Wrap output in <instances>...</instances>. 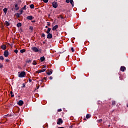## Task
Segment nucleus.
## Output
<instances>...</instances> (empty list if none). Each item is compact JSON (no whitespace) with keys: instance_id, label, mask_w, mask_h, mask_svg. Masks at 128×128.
<instances>
[{"instance_id":"nucleus-8","label":"nucleus","mask_w":128,"mask_h":128,"mask_svg":"<svg viewBox=\"0 0 128 128\" xmlns=\"http://www.w3.org/2000/svg\"><path fill=\"white\" fill-rule=\"evenodd\" d=\"M26 20H32V16H28L26 17Z\"/></svg>"},{"instance_id":"nucleus-34","label":"nucleus","mask_w":128,"mask_h":128,"mask_svg":"<svg viewBox=\"0 0 128 128\" xmlns=\"http://www.w3.org/2000/svg\"><path fill=\"white\" fill-rule=\"evenodd\" d=\"M102 122V119H100L99 120H98V122Z\"/></svg>"},{"instance_id":"nucleus-46","label":"nucleus","mask_w":128,"mask_h":128,"mask_svg":"<svg viewBox=\"0 0 128 128\" xmlns=\"http://www.w3.org/2000/svg\"><path fill=\"white\" fill-rule=\"evenodd\" d=\"M44 80H46V78H44Z\"/></svg>"},{"instance_id":"nucleus-20","label":"nucleus","mask_w":128,"mask_h":128,"mask_svg":"<svg viewBox=\"0 0 128 128\" xmlns=\"http://www.w3.org/2000/svg\"><path fill=\"white\" fill-rule=\"evenodd\" d=\"M30 8H34V4H30Z\"/></svg>"},{"instance_id":"nucleus-39","label":"nucleus","mask_w":128,"mask_h":128,"mask_svg":"<svg viewBox=\"0 0 128 128\" xmlns=\"http://www.w3.org/2000/svg\"><path fill=\"white\" fill-rule=\"evenodd\" d=\"M0 68H2V64H0Z\"/></svg>"},{"instance_id":"nucleus-38","label":"nucleus","mask_w":128,"mask_h":128,"mask_svg":"<svg viewBox=\"0 0 128 128\" xmlns=\"http://www.w3.org/2000/svg\"><path fill=\"white\" fill-rule=\"evenodd\" d=\"M6 62H10V60H8V59H6Z\"/></svg>"},{"instance_id":"nucleus-12","label":"nucleus","mask_w":128,"mask_h":128,"mask_svg":"<svg viewBox=\"0 0 128 128\" xmlns=\"http://www.w3.org/2000/svg\"><path fill=\"white\" fill-rule=\"evenodd\" d=\"M44 60H46V58L44 56L40 58V60L42 62H44Z\"/></svg>"},{"instance_id":"nucleus-45","label":"nucleus","mask_w":128,"mask_h":128,"mask_svg":"<svg viewBox=\"0 0 128 128\" xmlns=\"http://www.w3.org/2000/svg\"><path fill=\"white\" fill-rule=\"evenodd\" d=\"M48 26H50V22H48Z\"/></svg>"},{"instance_id":"nucleus-6","label":"nucleus","mask_w":128,"mask_h":128,"mask_svg":"<svg viewBox=\"0 0 128 128\" xmlns=\"http://www.w3.org/2000/svg\"><path fill=\"white\" fill-rule=\"evenodd\" d=\"M4 56L6 58H8V52L6 50L4 51Z\"/></svg>"},{"instance_id":"nucleus-26","label":"nucleus","mask_w":128,"mask_h":128,"mask_svg":"<svg viewBox=\"0 0 128 128\" xmlns=\"http://www.w3.org/2000/svg\"><path fill=\"white\" fill-rule=\"evenodd\" d=\"M5 24H6V26H10V23L6 21Z\"/></svg>"},{"instance_id":"nucleus-31","label":"nucleus","mask_w":128,"mask_h":128,"mask_svg":"<svg viewBox=\"0 0 128 128\" xmlns=\"http://www.w3.org/2000/svg\"><path fill=\"white\" fill-rule=\"evenodd\" d=\"M43 2L46 4L47 2H48V0H43Z\"/></svg>"},{"instance_id":"nucleus-30","label":"nucleus","mask_w":128,"mask_h":128,"mask_svg":"<svg viewBox=\"0 0 128 128\" xmlns=\"http://www.w3.org/2000/svg\"><path fill=\"white\" fill-rule=\"evenodd\" d=\"M32 64H34V66H36V61H34L32 62Z\"/></svg>"},{"instance_id":"nucleus-9","label":"nucleus","mask_w":128,"mask_h":128,"mask_svg":"<svg viewBox=\"0 0 128 128\" xmlns=\"http://www.w3.org/2000/svg\"><path fill=\"white\" fill-rule=\"evenodd\" d=\"M120 70H121V72H124L126 70V67L121 66V68H120Z\"/></svg>"},{"instance_id":"nucleus-41","label":"nucleus","mask_w":128,"mask_h":128,"mask_svg":"<svg viewBox=\"0 0 128 128\" xmlns=\"http://www.w3.org/2000/svg\"><path fill=\"white\" fill-rule=\"evenodd\" d=\"M22 12H23L22 10H21L20 14H22Z\"/></svg>"},{"instance_id":"nucleus-27","label":"nucleus","mask_w":128,"mask_h":128,"mask_svg":"<svg viewBox=\"0 0 128 128\" xmlns=\"http://www.w3.org/2000/svg\"><path fill=\"white\" fill-rule=\"evenodd\" d=\"M22 10H26V5H25L24 8H22Z\"/></svg>"},{"instance_id":"nucleus-1","label":"nucleus","mask_w":128,"mask_h":128,"mask_svg":"<svg viewBox=\"0 0 128 128\" xmlns=\"http://www.w3.org/2000/svg\"><path fill=\"white\" fill-rule=\"evenodd\" d=\"M26 72L23 71L20 72H18V78H26Z\"/></svg>"},{"instance_id":"nucleus-3","label":"nucleus","mask_w":128,"mask_h":128,"mask_svg":"<svg viewBox=\"0 0 128 128\" xmlns=\"http://www.w3.org/2000/svg\"><path fill=\"white\" fill-rule=\"evenodd\" d=\"M52 6L54 8H58V2H54L52 3Z\"/></svg>"},{"instance_id":"nucleus-36","label":"nucleus","mask_w":128,"mask_h":128,"mask_svg":"<svg viewBox=\"0 0 128 128\" xmlns=\"http://www.w3.org/2000/svg\"><path fill=\"white\" fill-rule=\"evenodd\" d=\"M42 36H43V38H44V36H46V34H44L42 33Z\"/></svg>"},{"instance_id":"nucleus-32","label":"nucleus","mask_w":128,"mask_h":128,"mask_svg":"<svg viewBox=\"0 0 128 128\" xmlns=\"http://www.w3.org/2000/svg\"><path fill=\"white\" fill-rule=\"evenodd\" d=\"M66 2H67V4H70V0H66Z\"/></svg>"},{"instance_id":"nucleus-40","label":"nucleus","mask_w":128,"mask_h":128,"mask_svg":"<svg viewBox=\"0 0 128 128\" xmlns=\"http://www.w3.org/2000/svg\"><path fill=\"white\" fill-rule=\"evenodd\" d=\"M22 86H23V88H26V85L24 84H23Z\"/></svg>"},{"instance_id":"nucleus-17","label":"nucleus","mask_w":128,"mask_h":128,"mask_svg":"<svg viewBox=\"0 0 128 128\" xmlns=\"http://www.w3.org/2000/svg\"><path fill=\"white\" fill-rule=\"evenodd\" d=\"M4 12L5 13V14H6L7 12H8V8H4L3 10Z\"/></svg>"},{"instance_id":"nucleus-35","label":"nucleus","mask_w":128,"mask_h":128,"mask_svg":"<svg viewBox=\"0 0 128 128\" xmlns=\"http://www.w3.org/2000/svg\"><path fill=\"white\" fill-rule=\"evenodd\" d=\"M71 50H72V52H74V48H71Z\"/></svg>"},{"instance_id":"nucleus-25","label":"nucleus","mask_w":128,"mask_h":128,"mask_svg":"<svg viewBox=\"0 0 128 128\" xmlns=\"http://www.w3.org/2000/svg\"><path fill=\"white\" fill-rule=\"evenodd\" d=\"M10 94H11V98H14V95L12 94V91L10 92Z\"/></svg>"},{"instance_id":"nucleus-44","label":"nucleus","mask_w":128,"mask_h":128,"mask_svg":"<svg viewBox=\"0 0 128 128\" xmlns=\"http://www.w3.org/2000/svg\"><path fill=\"white\" fill-rule=\"evenodd\" d=\"M30 82H32V79H29Z\"/></svg>"},{"instance_id":"nucleus-16","label":"nucleus","mask_w":128,"mask_h":128,"mask_svg":"<svg viewBox=\"0 0 128 128\" xmlns=\"http://www.w3.org/2000/svg\"><path fill=\"white\" fill-rule=\"evenodd\" d=\"M70 2L72 4V6L74 7V0H70Z\"/></svg>"},{"instance_id":"nucleus-10","label":"nucleus","mask_w":128,"mask_h":128,"mask_svg":"<svg viewBox=\"0 0 128 128\" xmlns=\"http://www.w3.org/2000/svg\"><path fill=\"white\" fill-rule=\"evenodd\" d=\"M58 28V25H56L53 27V28H52V30H56V28Z\"/></svg>"},{"instance_id":"nucleus-47","label":"nucleus","mask_w":128,"mask_h":128,"mask_svg":"<svg viewBox=\"0 0 128 128\" xmlns=\"http://www.w3.org/2000/svg\"><path fill=\"white\" fill-rule=\"evenodd\" d=\"M127 108H128V104H127Z\"/></svg>"},{"instance_id":"nucleus-14","label":"nucleus","mask_w":128,"mask_h":128,"mask_svg":"<svg viewBox=\"0 0 128 128\" xmlns=\"http://www.w3.org/2000/svg\"><path fill=\"white\" fill-rule=\"evenodd\" d=\"M52 74V70H49L48 72H47V74L48 76H50V74Z\"/></svg>"},{"instance_id":"nucleus-13","label":"nucleus","mask_w":128,"mask_h":128,"mask_svg":"<svg viewBox=\"0 0 128 128\" xmlns=\"http://www.w3.org/2000/svg\"><path fill=\"white\" fill-rule=\"evenodd\" d=\"M46 69H42V70H38V73L40 72H46Z\"/></svg>"},{"instance_id":"nucleus-11","label":"nucleus","mask_w":128,"mask_h":128,"mask_svg":"<svg viewBox=\"0 0 128 128\" xmlns=\"http://www.w3.org/2000/svg\"><path fill=\"white\" fill-rule=\"evenodd\" d=\"M1 48H2V50H6V45H2L1 46Z\"/></svg>"},{"instance_id":"nucleus-33","label":"nucleus","mask_w":128,"mask_h":128,"mask_svg":"<svg viewBox=\"0 0 128 128\" xmlns=\"http://www.w3.org/2000/svg\"><path fill=\"white\" fill-rule=\"evenodd\" d=\"M14 52H16V54H18V50H15Z\"/></svg>"},{"instance_id":"nucleus-24","label":"nucleus","mask_w":128,"mask_h":128,"mask_svg":"<svg viewBox=\"0 0 128 128\" xmlns=\"http://www.w3.org/2000/svg\"><path fill=\"white\" fill-rule=\"evenodd\" d=\"M50 28H48V30H47V31H46V34H50Z\"/></svg>"},{"instance_id":"nucleus-22","label":"nucleus","mask_w":128,"mask_h":128,"mask_svg":"<svg viewBox=\"0 0 128 128\" xmlns=\"http://www.w3.org/2000/svg\"><path fill=\"white\" fill-rule=\"evenodd\" d=\"M21 26H22V23H18L16 25V26H18V28H20Z\"/></svg>"},{"instance_id":"nucleus-23","label":"nucleus","mask_w":128,"mask_h":128,"mask_svg":"<svg viewBox=\"0 0 128 128\" xmlns=\"http://www.w3.org/2000/svg\"><path fill=\"white\" fill-rule=\"evenodd\" d=\"M29 29L30 30L31 32H32V30H34V27L30 26Z\"/></svg>"},{"instance_id":"nucleus-2","label":"nucleus","mask_w":128,"mask_h":128,"mask_svg":"<svg viewBox=\"0 0 128 128\" xmlns=\"http://www.w3.org/2000/svg\"><path fill=\"white\" fill-rule=\"evenodd\" d=\"M32 50L33 52H42V50H38V48L36 46L32 47Z\"/></svg>"},{"instance_id":"nucleus-19","label":"nucleus","mask_w":128,"mask_h":128,"mask_svg":"<svg viewBox=\"0 0 128 128\" xmlns=\"http://www.w3.org/2000/svg\"><path fill=\"white\" fill-rule=\"evenodd\" d=\"M26 52V50L24 49L20 50V52H21V54H23V52Z\"/></svg>"},{"instance_id":"nucleus-42","label":"nucleus","mask_w":128,"mask_h":128,"mask_svg":"<svg viewBox=\"0 0 128 128\" xmlns=\"http://www.w3.org/2000/svg\"><path fill=\"white\" fill-rule=\"evenodd\" d=\"M52 76H50V80H52Z\"/></svg>"},{"instance_id":"nucleus-5","label":"nucleus","mask_w":128,"mask_h":128,"mask_svg":"<svg viewBox=\"0 0 128 128\" xmlns=\"http://www.w3.org/2000/svg\"><path fill=\"white\" fill-rule=\"evenodd\" d=\"M62 124V118H59L57 122V124Z\"/></svg>"},{"instance_id":"nucleus-18","label":"nucleus","mask_w":128,"mask_h":128,"mask_svg":"<svg viewBox=\"0 0 128 128\" xmlns=\"http://www.w3.org/2000/svg\"><path fill=\"white\" fill-rule=\"evenodd\" d=\"M32 62V60H30V59H27L26 60V62L27 64H30V62Z\"/></svg>"},{"instance_id":"nucleus-4","label":"nucleus","mask_w":128,"mask_h":128,"mask_svg":"<svg viewBox=\"0 0 128 128\" xmlns=\"http://www.w3.org/2000/svg\"><path fill=\"white\" fill-rule=\"evenodd\" d=\"M18 106H22V104H24V101L20 100L18 101Z\"/></svg>"},{"instance_id":"nucleus-29","label":"nucleus","mask_w":128,"mask_h":128,"mask_svg":"<svg viewBox=\"0 0 128 128\" xmlns=\"http://www.w3.org/2000/svg\"><path fill=\"white\" fill-rule=\"evenodd\" d=\"M112 106H116V101H112Z\"/></svg>"},{"instance_id":"nucleus-15","label":"nucleus","mask_w":128,"mask_h":128,"mask_svg":"<svg viewBox=\"0 0 128 128\" xmlns=\"http://www.w3.org/2000/svg\"><path fill=\"white\" fill-rule=\"evenodd\" d=\"M14 6L16 8V10H18L20 8L18 7V4H14Z\"/></svg>"},{"instance_id":"nucleus-48","label":"nucleus","mask_w":128,"mask_h":128,"mask_svg":"<svg viewBox=\"0 0 128 128\" xmlns=\"http://www.w3.org/2000/svg\"><path fill=\"white\" fill-rule=\"evenodd\" d=\"M37 88H38V87H37Z\"/></svg>"},{"instance_id":"nucleus-43","label":"nucleus","mask_w":128,"mask_h":128,"mask_svg":"<svg viewBox=\"0 0 128 128\" xmlns=\"http://www.w3.org/2000/svg\"><path fill=\"white\" fill-rule=\"evenodd\" d=\"M58 112H62V109H58Z\"/></svg>"},{"instance_id":"nucleus-28","label":"nucleus","mask_w":128,"mask_h":128,"mask_svg":"<svg viewBox=\"0 0 128 128\" xmlns=\"http://www.w3.org/2000/svg\"><path fill=\"white\" fill-rule=\"evenodd\" d=\"M0 60H4V56H0Z\"/></svg>"},{"instance_id":"nucleus-7","label":"nucleus","mask_w":128,"mask_h":128,"mask_svg":"<svg viewBox=\"0 0 128 128\" xmlns=\"http://www.w3.org/2000/svg\"><path fill=\"white\" fill-rule=\"evenodd\" d=\"M48 34L47 38H52V34L50 33H48Z\"/></svg>"},{"instance_id":"nucleus-37","label":"nucleus","mask_w":128,"mask_h":128,"mask_svg":"<svg viewBox=\"0 0 128 128\" xmlns=\"http://www.w3.org/2000/svg\"><path fill=\"white\" fill-rule=\"evenodd\" d=\"M20 14L18 13V14H16L17 18H20Z\"/></svg>"},{"instance_id":"nucleus-21","label":"nucleus","mask_w":128,"mask_h":128,"mask_svg":"<svg viewBox=\"0 0 128 128\" xmlns=\"http://www.w3.org/2000/svg\"><path fill=\"white\" fill-rule=\"evenodd\" d=\"M90 116H91L90 114H87L86 115V118H90Z\"/></svg>"}]
</instances>
